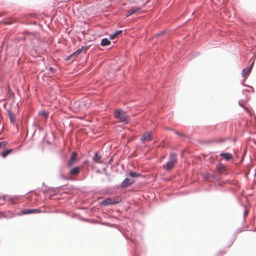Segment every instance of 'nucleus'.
<instances>
[{"label":"nucleus","instance_id":"1","mask_svg":"<svg viewBox=\"0 0 256 256\" xmlns=\"http://www.w3.org/2000/svg\"><path fill=\"white\" fill-rule=\"evenodd\" d=\"M114 118L117 119L119 122H122L124 124L128 123L130 120V116L125 112L122 110H118L114 112Z\"/></svg>","mask_w":256,"mask_h":256},{"label":"nucleus","instance_id":"2","mask_svg":"<svg viewBox=\"0 0 256 256\" xmlns=\"http://www.w3.org/2000/svg\"><path fill=\"white\" fill-rule=\"evenodd\" d=\"M176 154L171 152L169 157V160L166 165L163 166L164 168L166 170H170L172 169L176 162Z\"/></svg>","mask_w":256,"mask_h":256},{"label":"nucleus","instance_id":"3","mask_svg":"<svg viewBox=\"0 0 256 256\" xmlns=\"http://www.w3.org/2000/svg\"><path fill=\"white\" fill-rule=\"evenodd\" d=\"M120 200H112L110 198H107L105 200L102 202L101 204L104 206H107L109 204H114L118 203L120 202Z\"/></svg>","mask_w":256,"mask_h":256},{"label":"nucleus","instance_id":"4","mask_svg":"<svg viewBox=\"0 0 256 256\" xmlns=\"http://www.w3.org/2000/svg\"><path fill=\"white\" fill-rule=\"evenodd\" d=\"M152 140V136L150 132H147L143 134L141 140L143 142H148Z\"/></svg>","mask_w":256,"mask_h":256},{"label":"nucleus","instance_id":"5","mask_svg":"<svg viewBox=\"0 0 256 256\" xmlns=\"http://www.w3.org/2000/svg\"><path fill=\"white\" fill-rule=\"evenodd\" d=\"M134 181L133 180L126 178L124 179L121 184V187L123 188H127L134 184Z\"/></svg>","mask_w":256,"mask_h":256},{"label":"nucleus","instance_id":"6","mask_svg":"<svg viewBox=\"0 0 256 256\" xmlns=\"http://www.w3.org/2000/svg\"><path fill=\"white\" fill-rule=\"evenodd\" d=\"M40 212V210L38 209H27L22 211V213L23 214H30Z\"/></svg>","mask_w":256,"mask_h":256},{"label":"nucleus","instance_id":"7","mask_svg":"<svg viewBox=\"0 0 256 256\" xmlns=\"http://www.w3.org/2000/svg\"><path fill=\"white\" fill-rule=\"evenodd\" d=\"M129 10V12H130V14H138L142 12V10L141 9L140 7L138 8H130Z\"/></svg>","mask_w":256,"mask_h":256},{"label":"nucleus","instance_id":"8","mask_svg":"<svg viewBox=\"0 0 256 256\" xmlns=\"http://www.w3.org/2000/svg\"><path fill=\"white\" fill-rule=\"evenodd\" d=\"M77 157V154L76 152H73L72 154L70 159L68 162V165L69 166H70L73 164L74 162L76 160V158Z\"/></svg>","mask_w":256,"mask_h":256},{"label":"nucleus","instance_id":"9","mask_svg":"<svg viewBox=\"0 0 256 256\" xmlns=\"http://www.w3.org/2000/svg\"><path fill=\"white\" fill-rule=\"evenodd\" d=\"M80 171V167L78 166L72 168L70 172V174L72 176H77Z\"/></svg>","mask_w":256,"mask_h":256},{"label":"nucleus","instance_id":"10","mask_svg":"<svg viewBox=\"0 0 256 256\" xmlns=\"http://www.w3.org/2000/svg\"><path fill=\"white\" fill-rule=\"evenodd\" d=\"M88 48L86 46H82L81 48L78 49L75 52L72 54V55H74L75 56H77L82 52H86L88 50Z\"/></svg>","mask_w":256,"mask_h":256},{"label":"nucleus","instance_id":"11","mask_svg":"<svg viewBox=\"0 0 256 256\" xmlns=\"http://www.w3.org/2000/svg\"><path fill=\"white\" fill-rule=\"evenodd\" d=\"M254 64V62L251 64L250 66L248 68H244L242 70V76H248L250 72L252 66Z\"/></svg>","mask_w":256,"mask_h":256},{"label":"nucleus","instance_id":"12","mask_svg":"<svg viewBox=\"0 0 256 256\" xmlns=\"http://www.w3.org/2000/svg\"><path fill=\"white\" fill-rule=\"evenodd\" d=\"M101 154H99L98 152H96L93 158V160L96 163L102 164V162L101 161Z\"/></svg>","mask_w":256,"mask_h":256},{"label":"nucleus","instance_id":"13","mask_svg":"<svg viewBox=\"0 0 256 256\" xmlns=\"http://www.w3.org/2000/svg\"><path fill=\"white\" fill-rule=\"evenodd\" d=\"M7 113L10 122L12 124H14L16 120L14 114H12L10 110H8Z\"/></svg>","mask_w":256,"mask_h":256},{"label":"nucleus","instance_id":"14","mask_svg":"<svg viewBox=\"0 0 256 256\" xmlns=\"http://www.w3.org/2000/svg\"><path fill=\"white\" fill-rule=\"evenodd\" d=\"M220 156L222 157H223L226 160L232 158V155L230 153H222L220 154Z\"/></svg>","mask_w":256,"mask_h":256},{"label":"nucleus","instance_id":"15","mask_svg":"<svg viewBox=\"0 0 256 256\" xmlns=\"http://www.w3.org/2000/svg\"><path fill=\"white\" fill-rule=\"evenodd\" d=\"M13 216H14V214L10 212H7L6 213L0 212V218L12 217Z\"/></svg>","mask_w":256,"mask_h":256},{"label":"nucleus","instance_id":"16","mask_svg":"<svg viewBox=\"0 0 256 256\" xmlns=\"http://www.w3.org/2000/svg\"><path fill=\"white\" fill-rule=\"evenodd\" d=\"M216 168L219 172H222L226 170L225 166L222 164H218Z\"/></svg>","mask_w":256,"mask_h":256},{"label":"nucleus","instance_id":"17","mask_svg":"<svg viewBox=\"0 0 256 256\" xmlns=\"http://www.w3.org/2000/svg\"><path fill=\"white\" fill-rule=\"evenodd\" d=\"M110 44V42L107 38H104L102 40L101 45L102 46H108Z\"/></svg>","mask_w":256,"mask_h":256},{"label":"nucleus","instance_id":"18","mask_svg":"<svg viewBox=\"0 0 256 256\" xmlns=\"http://www.w3.org/2000/svg\"><path fill=\"white\" fill-rule=\"evenodd\" d=\"M12 150V149H8L4 151L2 154V156L3 158L6 157L8 154H10Z\"/></svg>","mask_w":256,"mask_h":256},{"label":"nucleus","instance_id":"19","mask_svg":"<svg viewBox=\"0 0 256 256\" xmlns=\"http://www.w3.org/2000/svg\"><path fill=\"white\" fill-rule=\"evenodd\" d=\"M122 32V30H118V31L116 32L115 33H114L110 36V38L111 40L114 39L118 34H120Z\"/></svg>","mask_w":256,"mask_h":256},{"label":"nucleus","instance_id":"20","mask_svg":"<svg viewBox=\"0 0 256 256\" xmlns=\"http://www.w3.org/2000/svg\"><path fill=\"white\" fill-rule=\"evenodd\" d=\"M129 175L132 178H136L140 176V174L136 173V172H130Z\"/></svg>","mask_w":256,"mask_h":256},{"label":"nucleus","instance_id":"21","mask_svg":"<svg viewBox=\"0 0 256 256\" xmlns=\"http://www.w3.org/2000/svg\"><path fill=\"white\" fill-rule=\"evenodd\" d=\"M39 114L44 116L45 118H46L48 116V113L45 111H41L39 112Z\"/></svg>","mask_w":256,"mask_h":256},{"label":"nucleus","instance_id":"22","mask_svg":"<svg viewBox=\"0 0 256 256\" xmlns=\"http://www.w3.org/2000/svg\"><path fill=\"white\" fill-rule=\"evenodd\" d=\"M7 144V142L5 141L0 142V149L4 147Z\"/></svg>","mask_w":256,"mask_h":256},{"label":"nucleus","instance_id":"23","mask_svg":"<svg viewBox=\"0 0 256 256\" xmlns=\"http://www.w3.org/2000/svg\"><path fill=\"white\" fill-rule=\"evenodd\" d=\"M73 56H74V55H72V54H70L69 56H68L66 58V60L68 61V60H70V58H72Z\"/></svg>","mask_w":256,"mask_h":256},{"label":"nucleus","instance_id":"24","mask_svg":"<svg viewBox=\"0 0 256 256\" xmlns=\"http://www.w3.org/2000/svg\"><path fill=\"white\" fill-rule=\"evenodd\" d=\"M130 16H131V14H130V12H129V10H128L127 11L126 13V14L125 16L126 18H128V17Z\"/></svg>","mask_w":256,"mask_h":256},{"label":"nucleus","instance_id":"25","mask_svg":"<svg viewBox=\"0 0 256 256\" xmlns=\"http://www.w3.org/2000/svg\"><path fill=\"white\" fill-rule=\"evenodd\" d=\"M130 16H131V14H130V12H129V10H128L127 11L126 13V14L125 16L126 18H128V17Z\"/></svg>","mask_w":256,"mask_h":256},{"label":"nucleus","instance_id":"26","mask_svg":"<svg viewBox=\"0 0 256 256\" xmlns=\"http://www.w3.org/2000/svg\"><path fill=\"white\" fill-rule=\"evenodd\" d=\"M50 70L52 72V73H54L56 71V70L52 68H50Z\"/></svg>","mask_w":256,"mask_h":256},{"label":"nucleus","instance_id":"27","mask_svg":"<svg viewBox=\"0 0 256 256\" xmlns=\"http://www.w3.org/2000/svg\"><path fill=\"white\" fill-rule=\"evenodd\" d=\"M176 134L178 136H180V134L178 132H176Z\"/></svg>","mask_w":256,"mask_h":256}]
</instances>
